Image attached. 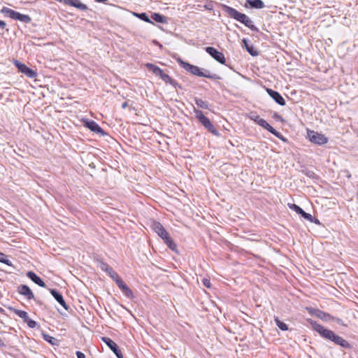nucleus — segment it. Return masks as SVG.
Segmentation results:
<instances>
[{"label":"nucleus","mask_w":358,"mask_h":358,"mask_svg":"<svg viewBox=\"0 0 358 358\" xmlns=\"http://www.w3.org/2000/svg\"><path fill=\"white\" fill-rule=\"evenodd\" d=\"M308 322L311 325L313 330L317 331L322 338L329 340L343 348H351L350 344L346 340L335 334L334 331L324 328L311 319H308Z\"/></svg>","instance_id":"nucleus-1"},{"label":"nucleus","mask_w":358,"mask_h":358,"mask_svg":"<svg viewBox=\"0 0 358 358\" xmlns=\"http://www.w3.org/2000/svg\"><path fill=\"white\" fill-rule=\"evenodd\" d=\"M224 11L227 13L229 17L243 24L245 27H248L252 31H259L258 28L253 24L252 20L245 14L240 13L235 8L228 6H224Z\"/></svg>","instance_id":"nucleus-2"},{"label":"nucleus","mask_w":358,"mask_h":358,"mask_svg":"<svg viewBox=\"0 0 358 358\" xmlns=\"http://www.w3.org/2000/svg\"><path fill=\"white\" fill-rule=\"evenodd\" d=\"M180 64L186 71H187L188 72L191 73L194 76H197L199 77H204L212 80L221 79V77L220 76H218L216 73H212L208 70L201 69L197 66L190 64L187 62H182V60H180Z\"/></svg>","instance_id":"nucleus-3"},{"label":"nucleus","mask_w":358,"mask_h":358,"mask_svg":"<svg viewBox=\"0 0 358 358\" xmlns=\"http://www.w3.org/2000/svg\"><path fill=\"white\" fill-rule=\"evenodd\" d=\"M1 12L8 15V16L12 19L17 20L24 23H29L31 21V18L29 15L20 13L6 7H3L1 9Z\"/></svg>","instance_id":"nucleus-4"},{"label":"nucleus","mask_w":358,"mask_h":358,"mask_svg":"<svg viewBox=\"0 0 358 358\" xmlns=\"http://www.w3.org/2000/svg\"><path fill=\"white\" fill-rule=\"evenodd\" d=\"M309 140L317 145H324L328 142V138L323 134L314 131H308Z\"/></svg>","instance_id":"nucleus-5"},{"label":"nucleus","mask_w":358,"mask_h":358,"mask_svg":"<svg viewBox=\"0 0 358 358\" xmlns=\"http://www.w3.org/2000/svg\"><path fill=\"white\" fill-rule=\"evenodd\" d=\"M14 64L17 68L18 71L24 74L27 77L29 78H34L37 76V73L29 68L24 64L20 62L18 60H14Z\"/></svg>","instance_id":"nucleus-6"},{"label":"nucleus","mask_w":358,"mask_h":358,"mask_svg":"<svg viewBox=\"0 0 358 358\" xmlns=\"http://www.w3.org/2000/svg\"><path fill=\"white\" fill-rule=\"evenodd\" d=\"M206 52L209 54L215 60L222 64H224L226 59L222 52L218 51L213 47H206L205 48Z\"/></svg>","instance_id":"nucleus-7"},{"label":"nucleus","mask_w":358,"mask_h":358,"mask_svg":"<svg viewBox=\"0 0 358 358\" xmlns=\"http://www.w3.org/2000/svg\"><path fill=\"white\" fill-rule=\"evenodd\" d=\"M288 206L290 209L294 210L297 214L301 215L304 219L310 221V222L319 223V220H315V221H314L313 216L310 214L306 213L299 206L294 203H289Z\"/></svg>","instance_id":"nucleus-8"},{"label":"nucleus","mask_w":358,"mask_h":358,"mask_svg":"<svg viewBox=\"0 0 358 358\" xmlns=\"http://www.w3.org/2000/svg\"><path fill=\"white\" fill-rule=\"evenodd\" d=\"M102 341L109 347V348L115 353L117 358H123V355L119 350L117 345L110 338L102 337Z\"/></svg>","instance_id":"nucleus-9"},{"label":"nucleus","mask_w":358,"mask_h":358,"mask_svg":"<svg viewBox=\"0 0 358 358\" xmlns=\"http://www.w3.org/2000/svg\"><path fill=\"white\" fill-rule=\"evenodd\" d=\"M85 126L90 129L92 131L99 134L101 136H105V131L101 128V127L93 120H87L85 122Z\"/></svg>","instance_id":"nucleus-10"},{"label":"nucleus","mask_w":358,"mask_h":358,"mask_svg":"<svg viewBox=\"0 0 358 358\" xmlns=\"http://www.w3.org/2000/svg\"><path fill=\"white\" fill-rule=\"evenodd\" d=\"M309 313L325 322H328L331 320V319H334V317L319 309L311 308L309 310Z\"/></svg>","instance_id":"nucleus-11"},{"label":"nucleus","mask_w":358,"mask_h":358,"mask_svg":"<svg viewBox=\"0 0 358 358\" xmlns=\"http://www.w3.org/2000/svg\"><path fill=\"white\" fill-rule=\"evenodd\" d=\"M266 92L268 93V94L277 103H278L279 105L280 106H285L286 102L285 101V99H283V97L281 96V94L276 92V91H274L271 89H269V88H266Z\"/></svg>","instance_id":"nucleus-12"},{"label":"nucleus","mask_w":358,"mask_h":358,"mask_svg":"<svg viewBox=\"0 0 358 358\" xmlns=\"http://www.w3.org/2000/svg\"><path fill=\"white\" fill-rule=\"evenodd\" d=\"M99 268L102 271H106L113 280L119 278L118 274L108 264L101 262L99 263Z\"/></svg>","instance_id":"nucleus-13"},{"label":"nucleus","mask_w":358,"mask_h":358,"mask_svg":"<svg viewBox=\"0 0 358 358\" xmlns=\"http://www.w3.org/2000/svg\"><path fill=\"white\" fill-rule=\"evenodd\" d=\"M157 76H159L165 83H169L175 88H181L180 85H179L175 80L172 79L169 75L165 73L162 69L161 70V73H159Z\"/></svg>","instance_id":"nucleus-14"},{"label":"nucleus","mask_w":358,"mask_h":358,"mask_svg":"<svg viewBox=\"0 0 358 358\" xmlns=\"http://www.w3.org/2000/svg\"><path fill=\"white\" fill-rule=\"evenodd\" d=\"M200 123L211 134L215 136H220L218 131L215 129V126L212 124L209 118L207 117L204 118Z\"/></svg>","instance_id":"nucleus-15"},{"label":"nucleus","mask_w":358,"mask_h":358,"mask_svg":"<svg viewBox=\"0 0 358 358\" xmlns=\"http://www.w3.org/2000/svg\"><path fill=\"white\" fill-rule=\"evenodd\" d=\"M152 228L162 238L169 234L162 224L159 222H154L152 224Z\"/></svg>","instance_id":"nucleus-16"},{"label":"nucleus","mask_w":358,"mask_h":358,"mask_svg":"<svg viewBox=\"0 0 358 358\" xmlns=\"http://www.w3.org/2000/svg\"><path fill=\"white\" fill-rule=\"evenodd\" d=\"M18 292L26 296V298L28 299V300H31V299H33L34 298V295L32 292V291L31 290V289L27 286V285H21L18 287Z\"/></svg>","instance_id":"nucleus-17"},{"label":"nucleus","mask_w":358,"mask_h":358,"mask_svg":"<svg viewBox=\"0 0 358 358\" xmlns=\"http://www.w3.org/2000/svg\"><path fill=\"white\" fill-rule=\"evenodd\" d=\"M64 4L73 6L80 10H87L88 9L87 5L83 3L80 0H64Z\"/></svg>","instance_id":"nucleus-18"},{"label":"nucleus","mask_w":358,"mask_h":358,"mask_svg":"<svg viewBox=\"0 0 358 358\" xmlns=\"http://www.w3.org/2000/svg\"><path fill=\"white\" fill-rule=\"evenodd\" d=\"M50 293L52 295V296L55 299V300L62 305L66 310H68V306L62 296V295L55 289H50Z\"/></svg>","instance_id":"nucleus-19"},{"label":"nucleus","mask_w":358,"mask_h":358,"mask_svg":"<svg viewBox=\"0 0 358 358\" xmlns=\"http://www.w3.org/2000/svg\"><path fill=\"white\" fill-rule=\"evenodd\" d=\"M27 277L31 280L34 283L38 285L40 287H45V283L42 280V279L38 276L34 272L29 271L27 273Z\"/></svg>","instance_id":"nucleus-20"},{"label":"nucleus","mask_w":358,"mask_h":358,"mask_svg":"<svg viewBox=\"0 0 358 358\" xmlns=\"http://www.w3.org/2000/svg\"><path fill=\"white\" fill-rule=\"evenodd\" d=\"M246 3L253 8L260 9L265 7V4L262 0H246Z\"/></svg>","instance_id":"nucleus-21"},{"label":"nucleus","mask_w":358,"mask_h":358,"mask_svg":"<svg viewBox=\"0 0 358 358\" xmlns=\"http://www.w3.org/2000/svg\"><path fill=\"white\" fill-rule=\"evenodd\" d=\"M162 239L171 250L175 251L176 250L177 245L172 240V238L170 237L169 234L164 237H163Z\"/></svg>","instance_id":"nucleus-22"},{"label":"nucleus","mask_w":358,"mask_h":358,"mask_svg":"<svg viewBox=\"0 0 358 358\" xmlns=\"http://www.w3.org/2000/svg\"><path fill=\"white\" fill-rule=\"evenodd\" d=\"M9 310L16 314L18 317L22 318L24 322L27 319H28L29 315L26 311L19 310L13 307H10Z\"/></svg>","instance_id":"nucleus-23"},{"label":"nucleus","mask_w":358,"mask_h":358,"mask_svg":"<svg viewBox=\"0 0 358 358\" xmlns=\"http://www.w3.org/2000/svg\"><path fill=\"white\" fill-rule=\"evenodd\" d=\"M271 134H273L274 136L278 137L279 139L282 140V141H286V138L278 131H276L274 128H273L269 124H267V127L264 128Z\"/></svg>","instance_id":"nucleus-24"},{"label":"nucleus","mask_w":358,"mask_h":358,"mask_svg":"<svg viewBox=\"0 0 358 358\" xmlns=\"http://www.w3.org/2000/svg\"><path fill=\"white\" fill-rule=\"evenodd\" d=\"M43 339L52 345H59V341L56 338L51 336L47 334H42Z\"/></svg>","instance_id":"nucleus-25"},{"label":"nucleus","mask_w":358,"mask_h":358,"mask_svg":"<svg viewBox=\"0 0 358 358\" xmlns=\"http://www.w3.org/2000/svg\"><path fill=\"white\" fill-rule=\"evenodd\" d=\"M151 18L153 20H155V22H159V23L164 24L167 22L166 17H165L159 13H153L151 15Z\"/></svg>","instance_id":"nucleus-26"},{"label":"nucleus","mask_w":358,"mask_h":358,"mask_svg":"<svg viewBox=\"0 0 358 358\" xmlns=\"http://www.w3.org/2000/svg\"><path fill=\"white\" fill-rule=\"evenodd\" d=\"M243 43L244 44L245 48H246L247 51L252 55V56H257L259 52L257 50H256L252 45H250L248 43V41L245 38L243 39Z\"/></svg>","instance_id":"nucleus-27"},{"label":"nucleus","mask_w":358,"mask_h":358,"mask_svg":"<svg viewBox=\"0 0 358 358\" xmlns=\"http://www.w3.org/2000/svg\"><path fill=\"white\" fill-rule=\"evenodd\" d=\"M133 15L145 22L153 24V22L150 20V19L145 13H138L134 12Z\"/></svg>","instance_id":"nucleus-28"},{"label":"nucleus","mask_w":358,"mask_h":358,"mask_svg":"<svg viewBox=\"0 0 358 358\" xmlns=\"http://www.w3.org/2000/svg\"><path fill=\"white\" fill-rule=\"evenodd\" d=\"M194 101L198 107L203 109H209L210 105L208 101H203L199 98H195Z\"/></svg>","instance_id":"nucleus-29"},{"label":"nucleus","mask_w":358,"mask_h":358,"mask_svg":"<svg viewBox=\"0 0 358 358\" xmlns=\"http://www.w3.org/2000/svg\"><path fill=\"white\" fill-rule=\"evenodd\" d=\"M145 66L148 68L149 71H152L156 76H157L159 73H161L162 69L159 66L153 64L147 63L145 64Z\"/></svg>","instance_id":"nucleus-30"},{"label":"nucleus","mask_w":358,"mask_h":358,"mask_svg":"<svg viewBox=\"0 0 358 358\" xmlns=\"http://www.w3.org/2000/svg\"><path fill=\"white\" fill-rule=\"evenodd\" d=\"M194 113L195 114L196 117L199 120V122L206 117L201 110L195 108H194Z\"/></svg>","instance_id":"nucleus-31"},{"label":"nucleus","mask_w":358,"mask_h":358,"mask_svg":"<svg viewBox=\"0 0 358 358\" xmlns=\"http://www.w3.org/2000/svg\"><path fill=\"white\" fill-rule=\"evenodd\" d=\"M115 282H116L118 287L122 290L126 289V288L128 287L126 283L119 277L117 278Z\"/></svg>","instance_id":"nucleus-32"},{"label":"nucleus","mask_w":358,"mask_h":358,"mask_svg":"<svg viewBox=\"0 0 358 358\" xmlns=\"http://www.w3.org/2000/svg\"><path fill=\"white\" fill-rule=\"evenodd\" d=\"M275 322L278 328L282 331H286L288 329L287 325L285 323L281 322L278 318H275Z\"/></svg>","instance_id":"nucleus-33"},{"label":"nucleus","mask_w":358,"mask_h":358,"mask_svg":"<svg viewBox=\"0 0 358 358\" xmlns=\"http://www.w3.org/2000/svg\"><path fill=\"white\" fill-rule=\"evenodd\" d=\"M0 262L3 263L6 265L11 266V262L7 259L5 254L0 252Z\"/></svg>","instance_id":"nucleus-34"},{"label":"nucleus","mask_w":358,"mask_h":358,"mask_svg":"<svg viewBox=\"0 0 358 358\" xmlns=\"http://www.w3.org/2000/svg\"><path fill=\"white\" fill-rule=\"evenodd\" d=\"M24 322L27 323L28 327L31 329H34L38 326L37 322L29 318V317Z\"/></svg>","instance_id":"nucleus-35"},{"label":"nucleus","mask_w":358,"mask_h":358,"mask_svg":"<svg viewBox=\"0 0 358 358\" xmlns=\"http://www.w3.org/2000/svg\"><path fill=\"white\" fill-rule=\"evenodd\" d=\"M122 292L129 299H133L134 297L133 292L129 287H127L126 289L123 290Z\"/></svg>","instance_id":"nucleus-36"},{"label":"nucleus","mask_w":358,"mask_h":358,"mask_svg":"<svg viewBox=\"0 0 358 358\" xmlns=\"http://www.w3.org/2000/svg\"><path fill=\"white\" fill-rule=\"evenodd\" d=\"M202 282H203V285L207 287V288H210V286H211V284H210V279H208V278H203V280H202Z\"/></svg>","instance_id":"nucleus-37"},{"label":"nucleus","mask_w":358,"mask_h":358,"mask_svg":"<svg viewBox=\"0 0 358 358\" xmlns=\"http://www.w3.org/2000/svg\"><path fill=\"white\" fill-rule=\"evenodd\" d=\"M267 124L268 123L262 118L261 120H259V122L257 123V124L262 127L264 129L267 127Z\"/></svg>","instance_id":"nucleus-38"},{"label":"nucleus","mask_w":358,"mask_h":358,"mask_svg":"<svg viewBox=\"0 0 358 358\" xmlns=\"http://www.w3.org/2000/svg\"><path fill=\"white\" fill-rule=\"evenodd\" d=\"M250 118L252 120H254L257 124L259 122V120H261L262 118L257 115H255V114H252L250 116Z\"/></svg>","instance_id":"nucleus-39"},{"label":"nucleus","mask_w":358,"mask_h":358,"mask_svg":"<svg viewBox=\"0 0 358 358\" xmlns=\"http://www.w3.org/2000/svg\"><path fill=\"white\" fill-rule=\"evenodd\" d=\"M76 356L77 358H85V355H84V353L81 352L80 351L76 352Z\"/></svg>","instance_id":"nucleus-40"},{"label":"nucleus","mask_w":358,"mask_h":358,"mask_svg":"<svg viewBox=\"0 0 358 358\" xmlns=\"http://www.w3.org/2000/svg\"><path fill=\"white\" fill-rule=\"evenodd\" d=\"M331 320L335 321V322H337V323H338V324H343V321H342V320H341V319H340V318H338V317H334V319H331Z\"/></svg>","instance_id":"nucleus-41"},{"label":"nucleus","mask_w":358,"mask_h":358,"mask_svg":"<svg viewBox=\"0 0 358 358\" xmlns=\"http://www.w3.org/2000/svg\"><path fill=\"white\" fill-rule=\"evenodd\" d=\"M6 27V23L5 22L2 21V20H0V28L1 29H4Z\"/></svg>","instance_id":"nucleus-42"},{"label":"nucleus","mask_w":358,"mask_h":358,"mask_svg":"<svg viewBox=\"0 0 358 358\" xmlns=\"http://www.w3.org/2000/svg\"><path fill=\"white\" fill-rule=\"evenodd\" d=\"M5 346V343H3V341L0 338V347H3Z\"/></svg>","instance_id":"nucleus-43"},{"label":"nucleus","mask_w":358,"mask_h":358,"mask_svg":"<svg viewBox=\"0 0 358 358\" xmlns=\"http://www.w3.org/2000/svg\"><path fill=\"white\" fill-rule=\"evenodd\" d=\"M127 106V102L123 103L122 105V108H125Z\"/></svg>","instance_id":"nucleus-44"},{"label":"nucleus","mask_w":358,"mask_h":358,"mask_svg":"<svg viewBox=\"0 0 358 358\" xmlns=\"http://www.w3.org/2000/svg\"><path fill=\"white\" fill-rule=\"evenodd\" d=\"M97 2H100V3H104L106 2L107 0H95Z\"/></svg>","instance_id":"nucleus-45"},{"label":"nucleus","mask_w":358,"mask_h":358,"mask_svg":"<svg viewBox=\"0 0 358 358\" xmlns=\"http://www.w3.org/2000/svg\"><path fill=\"white\" fill-rule=\"evenodd\" d=\"M275 117L276 118H280V115H275Z\"/></svg>","instance_id":"nucleus-46"},{"label":"nucleus","mask_w":358,"mask_h":358,"mask_svg":"<svg viewBox=\"0 0 358 358\" xmlns=\"http://www.w3.org/2000/svg\"><path fill=\"white\" fill-rule=\"evenodd\" d=\"M3 311V309L2 308H0V313H2Z\"/></svg>","instance_id":"nucleus-47"}]
</instances>
